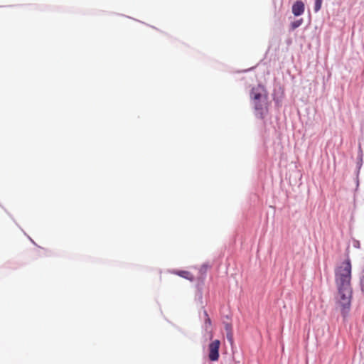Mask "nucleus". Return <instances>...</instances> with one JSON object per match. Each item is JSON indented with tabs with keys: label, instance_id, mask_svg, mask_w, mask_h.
<instances>
[{
	"label": "nucleus",
	"instance_id": "2",
	"mask_svg": "<svg viewBox=\"0 0 364 364\" xmlns=\"http://www.w3.org/2000/svg\"><path fill=\"white\" fill-rule=\"evenodd\" d=\"M250 97L253 102L256 117L264 119L268 113V95L264 87L262 85L253 87Z\"/></svg>",
	"mask_w": 364,
	"mask_h": 364
},
{
	"label": "nucleus",
	"instance_id": "3",
	"mask_svg": "<svg viewBox=\"0 0 364 364\" xmlns=\"http://www.w3.org/2000/svg\"><path fill=\"white\" fill-rule=\"evenodd\" d=\"M220 341L218 339L212 341L208 345V358L211 361H217L219 359V349Z\"/></svg>",
	"mask_w": 364,
	"mask_h": 364
},
{
	"label": "nucleus",
	"instance_id": "6",
	"mask_svg": "<svg viewBox=\"0 0 364 364\" xmlns=\"http://www.w3.org/2000/svg\"><path fill=\"white\" fill-rule=\"evenodd\" d=\"M303 23V19H299L296 20L291 23V29H296V28L299 27Z\"/></svg>",
	"mask_w": 364,
	"mask_h": 364
},
{
	"label": "nucleus",
	"instance_id": "5",
	"mask_svg": "<svg viewBox=\"0 0 364 364\" xmlns=\"http://www.w3.org/2000/svg\"><path fill=\"white\" fill-rule=\"evenodd\" d=\"M178 276L187 279L188 280H193V275L188 271H179L176 273Z\"/></svg>",
	"mask_w": 364,
	"mask_h": 364
},
{
	"label": "nucleus",
	"instance_id": "4",
	"mask_svg": "<svg viewBox=\"0 0 364 364\" xmlns=\"http://www.w3.org/2000/svg\"><path fill=\"white\" fill-rule=\"evenodd\" d=\"M305 9L304 4L301 0L296 1L291 8L294 16H298L304 14Z\"/></svg>",
	"mask_w": 364,
	"mask_h": 364
},
{
	"label": "nucleus",
	"instance_id": "1",
	"mask_svg": "<svg viewBox=\"0 0 364 364\" xmlns=\"http://www.w3.org/2000/svg\"><path fill=\"white\" fill-rule=\"evenodd\" d=\"M351 269L352 265L349 257L335 269V282L338 289V303L343 315L348 313L350 306L352 298Z\"/></svg>",
	"mask_w": 364,
	"mask_h": 364
},
{
	"label": "nucleus",
	"instance_id": "7",
	"mask_svg": "<svg viewBox=\"0 0 364 364\" xmlns=\"http://www.w3.org/2000/svg\"><path fill=\"white\" fill-rule=\"evenodd\" d=\"M322 0H315L314 11H318L321 8Z\"/></svg>",
	"mask_w": 364,
	"mask_h": 364
},
{
	"label": "nucleus",
	"instance_id": "8",
	"mask_svg": "<svg viewBox=\"0 0 364 364\" xmlns=\"http://www.w3.org/2000/svg\"><path fill=\"white\" fill-rule=\"evenodd\" d=\"M205 322H206V323H207L208 322H209V323H210V319H209V318H206Z\"/></svg>",
	"mask_w": 364,
	"mask_h": 364
}]
</instances>
